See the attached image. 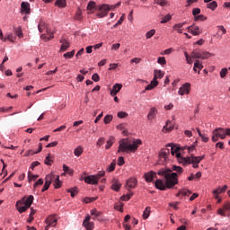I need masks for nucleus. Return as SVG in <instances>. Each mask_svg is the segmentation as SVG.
I'll list each match as a JSON object with an SVG mask.
<instances>
[{"instance_id":"58","label":"nucleus","mask_w":230,"mask_h":230,"mask_svg":"<svg viewBox=\"0 0 230 230\" xmlns=\"http://www.w3.org/2000/svg\"><path fill=\"white\" fill-rule=\"evenodd\" d=\"M75 18L76 21H82V10H78L76 12Z\"/></svg>"},{"instance_id":"15","label":"nucleus","mask_w":230,"mask_h":230,"mask_svg":"<svg viewBox=\"0 0 230 230\" xmlns=\"http://www.w3.org/2000/svg\"><path fill=\"white\" fill-rule=\"evenodd\" d=\"M155 177H157V173H155V172H154V171L146 172L144 174V178L146 179V182H152V181H154V179H155Z\"/></svg>"},{"instance_id":"50","label":"nucleus","mask_w":230,"mask_h":230,"mask_svg":"<svg viewBox=\"0 0 230 230\" xmlns=\"http://www.w3.org/2000/svg\"><path fill=\"white\" fill-rule=\"evenodd\" d=\"M65 58H73L75 57V50H72L70 52H66L63 55Z\"/></svg>"},{"instance_id":"45","label":"nucleus","mask_w":230,"mask_h":230,"mask_svg":"<svg viewBox=\"0 0 230 230\" xmlns=\"http://www.w3.org/2000/svg\"><path fill=\"white\" fill-rule=\"evenodd\" d=\"M63 172H65V173H68L69 175H73V169L69 168V166L66 164L63 165Z\"/></svg>"},{"instance_id":"41","label":"nucleus","mask_w":230,"mask_h":230,"mask_svg":"<svg viewBox=\"0 0 230 230\" xmlns=\"http://www.w3.org/2000/svg\"><path fill=\"white\" fill-rule=\"evenodd\" d=\"M112 145H114V137H111L110 139L106 142V146H105L106 150H109V148H111Z\"/></svg>"},{"instance_id":"51","label":"nucleus","mask_w":230,"mask_h":230,"mask_svg":"<svg viewBox=\"0 0 230 230\" xmlns=\"http://www.w3.org/2000/svg\"><path fill=\"white\" fill-rule=\"evenodd\" d=\"M184 55H185L187 64H190V65L193 64V60L191 59L192 58L191 56H190L188 54V52H184Z\"/></svg>"},{"instance_id":"61","label":"nucleus","mask_w":230,"mask_h":230,"mask_svg":"<svg viewBox=\"0 0 230 230\" xmlns=\"http://www.w3.org/2000/svg\"><path fill=\"white\" fill-rule=\"evenodd\" d=\"M199 13H200V8H194L192 10V15H194V17H197Z\"/></svg>"},{"instance_id":"11","label":"nucleus","mask_w":230,"mask_h":230,"mask_svg":"<svg viewBox=\"0 0 230 230\" xmlns=\"http://www.w3.org/2000/svg\"><path fill=\"white\" fill-rule=\"evenodd\" d=\"M187 30L190 31L191 35L194 36H199L200 33H202V30H200V28L195 24L189 26Z\"/></svg>"},{"instance_id":"30","label":"nucleus","mask_w":230,"mask_h":230,"mask_svg":"<svg viewBox=\"0 0 230 230\" xmlns=\"http://www.w3.org/2000/svg\"><path fill=\"white\" fill-rule=\"evenodd\" d=\"M61 186L62 181H60V177L56 176V179H54V188H56V190H58V188H61Z\"/></svg>"},{"instance_id":"6","label":"nucleus","mask_w":230,"mask_h":230,"mask_svg":"<svg viewBox=\"0 0 230 230\" xmlns=\"http://www.w3.org/2000/svg\"><path fill=\"white\" fill-rule=\"evenodd\" d=\"M105 176V172H99L97 175H90V176H86L84 178V182H86V184H98V181H100V179H102V177Z\"/></svg>"},{"instance_id":"64","label":"nucleus","mask_w":230,"mask_h":230,"mask_svg":"<svg viewBox=\"0 0 230 230\" xmlns=\"http://www.w3.org/2000/svg\"><path fill=\"white\" fill-rule=\"evenodd\" d=\"M103 143H105V138L104 137L99 138L97 141V146H102V145H103Z\"/></svg>"},{"instance_id":"52","label":"nucleus","mask_w":230,"mask_h":230,"mask_svg":"<svg viewBox=\"0 0 230 230\" xmlns=\"http://www.w3.org/2000/svg\"><path fill=\"white\" fill-rule=\"evenodd\" d=\"M228 70L227 68H222L219 75L221 78H226L227 76Z\"/></svg>"},{"instance_id":"46","label":"nucleus","mask_w":230,"mask_h":230,"mask_svg":"<svg viewBox=\"0 0 230 230\" xmlns=\"http://www.w3.org/2000/svg\"><path fill=\"white\" fill-rule=\"evenodd\" d=\"M112 119H113L112 115H106L103 119V122L105 123V125H109V123H111Z\"/></svg>"},{"instance_id":"18","label":"nucleus","mask_w":230,"mask_h":230,"mask_svg":"<svg viewBox=\"0 0 230 230\" xmlns=\"http://www.w3.org/2000/svg\"><path fill=\"white\" fill-rule=\"evenodd\" d=\"M111 190H113V191H119V190H121V183L119 182V181H118L117 179H114L112 181Z\"/></svg>"},{"instance_id":"49","label":"nucleus","mask_w":230,"mask_h":230,"mask_svg":"<svg viewBox=\"0 0 230 230\" xmlns=\"http://www.w3.org/2000/svg\"><path fill=\"white\" fill-rule=\"evenodd\" d=\"M168 21H172V15L171 14H167L164 17V19L161 21V24H166V22H168Z\"/></svg>"},{"instance_id":"27","label":"nucleus","mask_w":230,"mask_h":230,"mask_svg":"<svg viewBox=\"0 0 230 230\" xmlns=\"http://www.w3.org/2000/svg\"><path fill=\"white\" fill-rule=\"evenodd\" d=\"M46 28H48L46 22L41 20L38 25V30H39L40 33H42V31H44V30H46Z\"/></svg>"},{"instance_id":"19","label":"nucleus","mask_w":230,"mask_h":230,"mask_svg":"<svg viewBox=\"0 0 230 230\" xmlns=\"http://www.w3.org/2000/svg\"><path fill=\"white\" fill-rule=\"evenodd\" d=\"M22 203L27 206V208H31V204H33V195H30L27 199L22 198Z\"/></svg>"},{"instance_id":"3","label":"nucleus","mask_w":230,"mask_h":230,"mask_svg":"<svg viewBox=\"0 0 230 230\" xmlns=\"http://www.w3.org/2000/svg\"><path fill=\"white\" fill-rule=\"evenodd\" d=\"M206 157V155L201 156H195L193 155H190V156L187 157H181L179 160V163L183 164V166H187V164H192V168H199V164H200V161H203V159Z\"/></svg>"},{"instance_id":"42","label":"nucleus","mask_w":230,"mask_h":230,"mask_svg":"<svg viewBox=\"0 0 230 230\" xmlns=\"http://www.w3.org/2000/svg\"><path fill=\"white\" fill-rule=\"evenodd\" d=\"M107 172H109L111 173V172H114V170H116V160H114L113 162H111V164L108 166V168L106 169Z\"/></svg>"},{"instance_id":"43","label":"nucleus","mask_w":230,"mask_h":230,"mask_svg":"<svg viewBox=\"0 0 230 230\" xmlns=\"http://www.w3.org/2000/svg\"><path fill=\"white\" fill-rule=\"evenodd\" d=\"M155 35V30L152 29L146 33V39H152Z\"/></svg>"},{"instance_id":"10","label":"nucleus","mask_w":230,"mask_h":230,"mask_svg":"<svg viewBox=\"0 0 230 230\" xmlns=\"http://www.w3.org/2000/svg\"><path fill=\"white\" fill-rule=\"evenodd\" d=\"M91 216H86L85 219L83 222L84 227H85L86 230H93L94 229V223L90 222Z\"/></svg>"},{"instance_id":"29","label":"nucleus","mask_w":230,"mask_h":230,"mask_svg":"<svg viewBox=\"0 0 230 230\" xmlns=\"http://www.w3.org/2000/svg\"><path fill=\"white\" fill-rule=\"evenodd\" d=\"M55 4L59 8H66V6H67L66 0H57Z\"/></svg>"},{"instance_id":"20","label":"nucleus","mask_w":230,"mask_h":230,"mask_svg":"<svg viewBox=\"0 0 230 230\" xmlns=\"http://www.w3.org/2000/svg\"><path fill=\"white\" fill-rule=\"evenodd\" d=\"M166 147L167 148H171L170 152H171L172 155H175V154H176V157H180L181 154L177 153V152H179V148L178 147L172 146L171 144H168L166 146Z\"/></svg>"},{"instance_id":"38","label":"nucleus","mask_w":230,"mask_h":230,"mask_svg":"<svg viewBox=\"0 0 230 230\" xmlns=\"http://www.w3.org/2000/svg\"><path fill=\"white\" fill-rule=\"evenodd\" d=\"M150 207H146V209L143 212V218L144 220H146V218H148L150 217Z\"/></svg>"},{"instance_id":"37","label":"nucleus","mask_w":230,"mask_h":230,"mask_svg":"<svg viewBox=\"0 0 230 230\" xmlns=\"http://www.w3.org/2000/svg\"><path fill=\"white\" fill-rule=\"evenodd\" d=\"M14 33L15 35H17V37H19V39H22V37H24V35L22 34V28L21 27L14 29Z\"/></svg>"},{"instance_id":"31","label":"nucleus","mask_w":230,"mask_h":230,"mask_svg":"<svg viewBox=\"0 0 230 230\" xmlns=\"http://www.w3.org/2000/svg\"><path fill=\"white\" fill-rule=\"evenodd\" d=\"M209 57H213V54L208 52V51H201L200 57L201 60H206V58H209Z\"/></svg>"},{"instance_id":"35","label":"nucleus","mask_w":230,"mask_h":230,"mask_svg":"<svg viewBox=\"0 0 230 230\" xmlns=\"http://www.w3.org/2000/svg\"><path fill=\"white\" fill-rule=\"evenodd\" d=\"M194 68L202 71V69H204V65H202V62H200V60L197 59L194 63Z\"/></svg>"},{"instance_id":"48","label":"nucleus","mask_w":230,"mask_h":230,"mask_svg":"<svg viewBox=\"0 0 230 230\" xmlns=\"http://www.w3.org/2000/svg\"><path fill=\"white\" fill-rule=\"evenodd\" d=\"M29 181H37L39 179V175L32 174L31 172H28Z\"/></svg>"},{"instance_id":"14","label":"nucleus","mask_w":230,"mask_h":230,"mask_svg":"<svg viewBox=\"0 0 230 230\" xmlns=\"http://www.w3.org/2000/svg\"><path fill=\"white\" fill-rule=\"evenodd\" d=\"M21 12L22 13H26V14L31 13V9L30 8V3L22 2L21 4Z\"/></svg>"},{"instance_id":"22","label":"nucleus","mask_w":230,"mask_h":230,"mask_svg":"<svg viewBox=\"0 0 230 230\" xmlns=\"http://www.w3.org/2000/svg\"><path fill=\"white\" fill-rule=\"evenodd\" d=\"M60 43L62 44L60 51H67V49L69 48V42H67L66 40H61Z\"/></svg>"},{"instance_id":"44","label":"nucleus","mask_w":230,"mask_h":230,"mask_svg":"<svg viewBox=\"0 0 230 230\" xmlns=\"http://www.w3.org/2000/svg\"><path fill=\"white\" fill-rule=\"evenodd\" d=\"M218 4H217V1H213L212 3L207 4V8H209L210 10H215Z\"/></svg>"},{"instance_id":"47","label":"nucleus","mask_w":230,"mask_h":230,"mask_svg":"<svg viewBox=\"0 0 230 230\" xmlns=\"http://www.w3.org/2000/svg\"><path fill=\"white\" fill-rule=\"evenodd\" d=\"M6 40H9L10 42H15V39H17L15 36H13V33H9L5 37Z\"/></svg>"},{"instance_id":"12","label":"nucleus","mask_w":230,"mask_h":230,"mask_svg":"<svg viewBox=\"0 0 230 230\" xmlns=\"http://www.w3.org/2000/svg\"><path fill=\"white\" fill-rule=\"evenodd\" d=\"M137 186V180L136 178H129L126 182V188L128 190H134Z\"/></svg>"},{"instance_id":"7","label":"nucleus","mask_w":230,"mask_h":230,"mask_svg":"<svg viewBox=\"0 0 230 230\" xmlns=\"http://www.w3.org/2000/svg\"><path fill=\"white\" fill-rule=\"evenodd\" d=\"M114 5H109V4H102L99 7V13H97V17L99 19H102L103 17H107L109 12H111V10H114Z\"/></svg>"},{"instance_id":"24","label":"nucleus","mask_w":230,"mask_h":230,"mask_svg":"<svg viewBox=\"0 0 230 230\" xmlns=\"http://www.w3.org/2000/svg\"><path fill=\"white\" fill-rule=\"evenodd\" d=\"M184 24H186V22H181V23H176L173 25L172 29L175 31H178V33H182V28L184 26Z\"/></svg>"},{"instance_id":"1","label":"nucleus","mask_w":230,"mask_h":230,"mask_svg":"<svg viewBox=\"0 0 230 230\" xmlns=\"http://www.w3.org/2000/svg\"><path fill=\"white\" fill-rule=\"evenodd\" d=\"M184 170L181 166L173 165L172 169H162L157 173L162 177H164L165 182L163 180H156L155 186L157 190L164 191L166 188L168 190L173 188L175 184H179V175L182 173Z\"/></svg>"},{"instance_id":"55","label":"nucleus","mask_w":230,"mask_h":230,"mask_svg":"<svg viewBox=\"0 0 230 230\" xmlns=\"http://www.w3.org/2000/svg\"><path fill=\"white\" fill-rule=\"evenodd\" d=\"M95 7H96V3L91 1L87 5V10H94Z\"/></svg>"},{"instance_id":"33","label":"nucleus","mask_w":230,"mask_h":230,"mask_svg":"<svg viewBox=\"0 0 230 230\" xmlns=\"http://www.w3.org/2000/svg\"><path fill=\"white\" fill-rule=\"evenodd\" d=\"M81 154H84V147H82V146H79L75 149L74 155L76 157H80Z\"/></svg>"},{"instance_id":"62","label":"nucleus","mask_w":230,"mask_h":230,"mask_svg":"<svg viewBox=\"0 0 230 230\" xmlns=\"http://www.w3.org/2000/svg\"><path fill=\"white\" fill-rule=\"evenodd\" d=\"M156 4H159L160 6H166V1L165 0H155Z\"/></svg>"},{"instance_id":"16","label":"nucleus","mask_w":230,"mask_h":230,"mask_svg":"<svg viewBox=\"0 0 230 230\" xmlns=\"http://www.w3.org/2000/svg\"><path fill=\"white\" fill-rule=\"evenodd\" d=\"M217 28H218V31L216 34V37L220 40V39H222L223 35H226L227 33V31L222 25L217 26Z\"/></svg>"},{"instance_id":"23","label":"nucleus","mask_w":230,"mask_h":230,"mask_svg":"<svg viewBox=\"0 0 230 230\" xmlns=\"http://www.w3.org/2000/svg\"><path fill=\"white\" fill-rule=\"evenodd\" d=\"M56 178H57V176L55 174L49 173L46 176L45 182L51 184L53 182V181H55Z\"/></svg>"},{"instance_id":"63","label":"nucleus","mask_w":230,"mask_h":230,"mask_svg":"<svg viewBox=\"0 0 230 230\" xmlns=\"http://www.w3.org/2000/svg\"><path fill=\"white\" fill-rule=\"evenodd\" d=\"M92 80H93V82H100V75L98 74H93L92 75Z\"/></svg>"},{"instance_id":"56","label":"nucleus","mask_w":230,"mask_h":230,"mask_svg":"<svg viewBox=\"0 0 230 230\" xmlns=\"http://www.w3.org/2000/svg\"><path fill=\"white\" fill-rule=\"evenodd\" d=\"M208 17L204 16V14H199L195 16V21H206Z\"/></svg>"},{"instance_id":"2","label":"nucleus","mask_w":230,"mask_h":230,"mask_svg":"<svg viewBox=\"0 0 230 230\" xmlns=\"http://www.w3.org/2000/svg\"><path fill=\"white\" fill-rule=\"evenodd\" d=\"M139 145H141V140L137 139L135 141H130L128 138H123L119 141V146L118 152H125L126 154L132 153L137 151V148H139Z\"/></svg>"},{"instance_id":"39","label":"nucleus","mask_w":230,"mask_h":230,"mask_svg":"<svg viewBox=\"0 0 230 230\" xmlns=\"http://www.w3.org/2000/svg\"><path fill=\"white\" fill-rule=\"evenodd\" d=\"M44 163L45 164H47V166H51V163H53V156L49 154L48 156L45 158Z\"/></svg>"},{"instance_id":"60","label":"nucleus","mask_w":230,"mask_h":230,"mask_svg":"<svg viewBox=\"0 0 230 230\" xmlns=\"http://www.w3.org/2000/svg\"><path fill=\"white\" fill-rule=\"evenodd\" d=\"M213 193H214L215 199H218V195H220V193H222V190L221 189L215 190H213Z\"/></svg>"},{"instance_id":"54","label":"nucleus","mask_w":230,"mask_h":230,"mask_svg":"<svg viewBox=\"0 0 230 230\" xmlns=\"http://www.w3.org/2000/svg\"><path fill=\"white\" fill-rule=\"evenodd\" d=\"M158 64H160L161 66H165L166 64V58L164 57H160L158 58L157 60Z\"/></svg>"},{"instance_id":"32","label":"nucleus","mask_w":230,"mask_h":230,"mask_svg":"<svg viewBox=\"0 0 230 230\" xmlns=\"http://www.w3.org/2000/svg\"><path fill=\"white\" fill-rule=\"evenodd\" d=\"M195 146H197V141L193 143L190 146H185L182 147L183 150H187L189 154H191L195 150Z\"/></svg>"},{"instance_id":"8","label":"nucleus","mask_w":230,"mask_h":230,"mask_svg":"<svg viewBox=\"0 0 230 230\" xmlns=\"http://www.w3.org/2000/svg\"><path fill=\"white\" fill-rule=\"evenodd\" d=\"M58 222V218H57L56 215L49 216L46 219L47 226H45V230H49V227H55Z\"/></svg>"},{"instance_id":"25","label":"nucleus","mask_w":230,"mask_h":230,"mask_svg":"<svg viewBox=\"0 0 230 230\" xmlns=\"http://www.w3.org/2000/svg\"><path fill=\"white\" fill-rule=\"evenodd\" d=\"M163 130H165V132H172V130H173V125H172V121L167 120L166 125L164 126Z\"/></svg>"},{"instance_id":"9","label":"nucleus","mask_w":230,"mask_h":230,"mask_svg":"<svg viewBox=\"0 0 230 230\" xmlns=\"http://www.w3.org/2000/svg\"><path fill=\"white\" fill-rule=\"evenodd\" d=\"M190 87H191V84L190 83H186L180 87L178 93L180 94V96H184V94H190Z\"/></svg>"},{"instance_id":"53","label":"nucleus","mask_w":230,"mask_h":230,"mask_svg":"<svg viewBox=\"0 0 230 230\" xmlns=\"http://www.w3.org/2000/svg\"><path fill=\"white\" fill-rule=\"evenodd\" d=\"M181 195H183L184 197H190V195H191V191L190 190H186V189H182L181 190Z\"/></svg>"},{"instance_id":"36","label":"nucleus","mask_w":230,"mask_h":230,"mask_svg":"<svg viewBox=\"0 0 230 230\" xmlns=\"http://www.w3.org/2000/svg\"><path fill=\"white\" fill-rule=\"evenodd\" d=\"M201 51L199 49H195L191 52L190 57L191 58H200Z\"/></svg>"},{"instance_id":"59","label":"nucleus","mask_w":230,"mask_h":230,"mask_svg":"<svg viewBox=\"0 0 230 230\" xmlns=\"http://www.w3.org/2000/svg\"><path fill=\"white\" fill-rule=\"evenodd\" d=\"M127 116H128V113H127L125 111L118 112V118L123 119V118H127Z\"/></svg>"},{"instance_id":"28","label":"nucleus","mask_w":230,"mask_h":230,"mask_svg":"<svg viewBox=\"0 0 230 230\" xmlns=\"http://www.w3.org/2000/svg\"><path fill=\"white\" fill-rule=\"evenodd\" d=\"M164 76V73H163V71L161 70H155L154 72V78L155 80L161 79Z\"/></svg>"},{"instance_id":"57","label":"nucleus","mask_w":230,"mask_h":230,"mask_svg":"<svg viewBox=\"0 0 230 230\" xmlns=\"http://www.w3.org/2000/svg\"><path fill=\"white\" fill-rule=\"evenodd\" d=\"M117 164L119 166H123V164H125V158H123V156L119 157L117 161Z\"/></svg>"},{"instance_id":"26","label":"nucleus","mask_w":230,"mask_h":230,"mask_svg":"<svg viewBox=\"0 0 230 230\" xmlns=\"http://www.w3.org/2000/svg\"><path fill=\"white\" fill-rule=\"evenodd\" d=\"M90 213L92 217H93V220H96V218H100V217H102V212L98 211L96 208L92 209Z\"/></svg>"},{"instance_id":"21","label":"nucleus","mask_w":230,"mask_h":230,"mask_svg":"<svg viewBox=\"0 0 230 230\" xmlns=\"http://www.w3.org/2000/svg\"><path fill=\"white\" fill-rule=\"evenodd\" d=\"M157 116V109L156 108H151L149 113L147 114V119H154Z\"/></svg>"},{"instance_id":"40","label":"nucleus","mask_w":230,"mask_h":230,"mask_svg":"<svg viewBox=\"0 0 230 230\" xmlns=\"http://www.w3.org/2000/svg\"><path fill=\"white\" fill-rule=\"evenodd\" d=\"M67 192L70 193L71 197H75L78 194V188L74 187L72 189H68Z\"/></svg>"},{"instance_id":"13","label":"nucleus","mask_w":230,"mask_h":230,"mask_svg":"<svg viewBox=\"0 0 230 230\" xmlns=\"http://www.w3.org/2000/svg\"><path fill=\"white\" fill-rule=\"evenodd\" d=\"M16 209L19 211V213H24L25 211H28V209H30V207L25 205L22 201H17Z\"/></svg>"},{"instance_id":"5","label":"nucleus","mask_w":230,"mask_h":230,"mask_svg":"<svg viewBox=\"0 0 230 230\" xmlns=\"http://www.w3.org/2000/svg\"><path fill=\"white\" fill-rule=\"evenodd\" d=\"M159 159L157 164H166L170 159L168 158L170 155V148L161 149L159 152Z\"/></svg>"},{"instance_id":"4","label":"nucleus","mask_w":230,"mask_h":230,"mask_svg":"<svg viewBox=\"0 0 230 230\" xmlns=\"http://www.w3.org/2000/svg\"><path fill=\"white\" fill-rule=\"evenodd\" d=\"M219 139H226V128H217L212 131V141L217 143Z\"/></svg>"},{"instance_id":"17","label":"nucleus","mask_w":230,"mask_h":230,"mask_svg":"<svg viewBox=\"0 0 230 230\" xmlns=\"http://www.w3.org/2000/svg\"><path fill=\"white\" fill-rule=\"evenodd\" d=\"M123 87L122 84H116L113 85L111 91V96H116V94H118V93L119 91H121V88Z\"/></svg>"},{"instance_id":"34","label":"nucleus","mask_w":230,"mask_h":230,"mask_svg":"<svg viewBox=\"0 0 230 230\" xmlns=\"http://www.w3.org/2000/svg\"><path fill=\"white\" fill-rule=\"evenodd\" d=\"M53 38H54L53 33L41 34V36H40V39H42L46 42H48V40H51V39H53Z\"/></svg>"}]
</instances>
